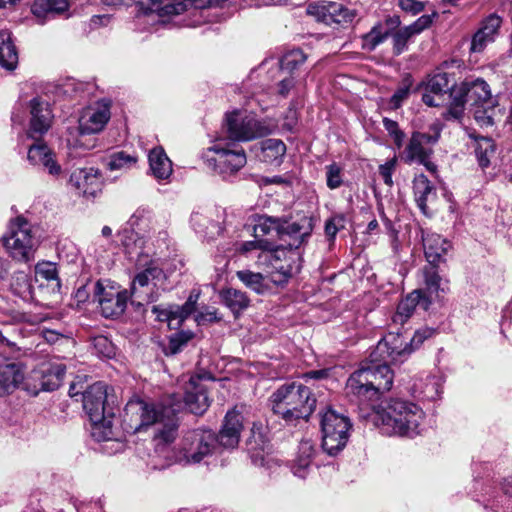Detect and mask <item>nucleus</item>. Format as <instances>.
Listing matches in <instances>:
<instances>
[{"mask_svg": "<svg viewBox=\"0 0 512 512\" xmlns=\"http://www.w3.org/2000/svg\"><path fill=\"white\" fill-rule=\"evenodd\" d=\"M65 372L66 367L61 363L44 364L32 371L26 388L34 395L41 391H54L62 384Z\"/></svg>", "mask_w": 512, "mask_h": 512, "instance_id": "dca6fc26", "label": "nucleus"}, {"mask_svg": "<svg viewBox=\"0 0 512 512\" xmlns=\"http://www.w3.org/2000/svg\"><path fill=\"white\" fill-rule=\"evenodd\" d=\"M502 22V17L496 13H491L485 17L481 21L479 29L472 37L470 51L472 53H481L487 45L493 43L499 34Z\"/></svg>", "mask_w": 512, "mask_h": 512, "instance_id": "5701e85b", "label": "nucleus"}, {"mask_svg": "<svg viewBox=\"0 0 512 512\" xmlns=\"http://www.w3.org/2000/svg\"><path fill=\"white\" fill-rule=\"evenodd\" d=\"M152 229V212L139 207L131 215L126 226L120 231V241L130 255H141L145 245V234Z\"/></svg>", "mask_w": 512, "mask_h": 512, "instance_id": "9b49d317", "label": "nucleus"}, {"mask_svg": "<svg viewBox=\"0 0 512 512\" xmlns=\"http://www.w3.org/2000/svg\"><path fill=\"white\" fill-rule=\"evenodd\" d=\"M220 320L221 317L217 316V310L215 308H206L204 311H200L195 315V321L198 325H206Z\"/></svg>", "mask_w": 512, "mask_h": 512, "instance_id": "0e129e2a", "label": "nucleus"}, {"mask_svg": "<svg viewBox=\"0 0 512 512\" xmlns=\"http://www.w3.org/2000/svg\"><path fill=\"white\" fill-rule=\"evenodd\" d=\"M451 99L447 119H460L464 113L465 104H469L475 121L481 127H489L494 125L500 112L492 97L490 86L480 78L465 79L451 92Z\"/></svg>", "mask_w": 512, "mask_h": 512, "instance_id": "7ed1b4c3", "label": "nucleus"}, {"mask_svg": "<svg viewBox=\"0 0 512 512\" xmlns=\"http://www.w3.org/2000/svg\"><path fill=\"white\" fill-rule=\"evenodd\" d=\"M52 120L53 115L49 103L40 98H33L30 101L28 136L33 139L40 138L50 129Z\"/></svg>", "mask_w": 512, "mask_h": 512, "instance_id": "412c9836", "label": "nucleus"}, {"mask_svg": "<svg viewBox=\"0 0 512 512\" xmlns=\"http://www.w3.org/2000/svg\"><path fill=\"white\" fill-rule=\"evenodd\" d=\"M110 117V102L106 100L98 101L83 109L78 121L80 132V138L77 140L78 145L87 150L93 148L94 144L85 145L83 138L86 135L102 131Z\"/></svg>", "mask_w": 512, "mask_h": 512, "instance_id": "2eb2a0df", "label": "nucleus"}, {"mask_svg": "<svg viewBox=\"0 0 512 512\" xmlns=\"http://www.w3.org/2000/svg\"><path fill=\"white\" fill-rule=\"evenodd\" d=\"M253 226L254 237L262 239L261 237L275 233L279 237L283 219L278 217L258 215L255 218Z\"/></svg>", "mask_w": 512, "mask_h": 512, "instance_id": "ea45409f", "label": "nucleus"}, {"mask_svg": "<svg viewBox=\"0 0 512 512\" xmlns=\"http://www.w3.org/2000/svg\"><path fill=\"white\" fill-rule=\"evenodd\" d=\"M83 408L92 423V436L97 441L113 439V420L118 409L105 383L96 382L83 393Z\"/></svg>", "mask_w": 512, "mask_h": 512, "instance_id": "0eeeda50", "label": "nucleus"}, {"mask_svg": "<svg viewBox=\"0 0 512 512\" xmlns=\"http://www.w3.org/2000/svg\"><path fill=\"white\" fill-rule=\"evenodd\" d=\"M390 33L383 32L380 25L374 26L370 32L363 36V48L368 51H373L378 45L383 43Z\"/></svg>", "mask_w": 512, "mask_h": 512, "instance_id": "3c124183", "label": "nucleus"}, {"mask_svg": "<svg viewBox=\"0 0 512 512\" xmlns=\"http://www.w3.org/2000/svg\"><path fill=\"white\" fill-rule=\"evenodd\" d=\"M396 165L397 158L393 157L379 166V174L382 177L384 183L389 187L393 185L392 175L396 169Z\"/></svg>", "mask_w": 512, "mask_h": 512, "instance_id": "052dcab7", "label": "nucleus"}, {"mask_svg": "<svg viewBox=\"0 0 512 512\" xmlns=\"http://www.w3.org/2000/svg\"><path fill=\"white\" fill-rule=\"evenodd\" d=\"M100 172L93 167L75 169L70 175V184L79 193L95 197L101 191Z\"/></svg>", "mask_w": 512, "mask_h": 512, "instance_id": "393cba45", "label": "nucleus"}, {"mask_svg": "<svg viewBox=\"0 0 512 512\" xmlns=\"http://www.w3.org/2000/svg\"><path fill=\"white\" fill-rule=\"evenodd\" d=\"M223 303L234 313H239L245 310L249 304L250 299L245 292L234 288H228L220 294Z\"/></svg>", "mask_w": 512, "mask_h": 512, "instance_id": "a19ab883", "label": "nucleus"}, {"mask_svg": "<svg viewBox=\"0 0 512 512\" xmlns=\"http://www.w3.org/2000/svg\"><path fill=\"white\" fill-rule=\"evenodd\" d=\"M196 2L197 0H173L162 6L160 0H132L144 14L163 11L167 15H179L189 8L196 7Z\"/></svg>", "mask_w": 512, "mask_h": 512, "instance_id": "c85d7f7f", "label": "nucleus"}, {"mask_svg": "<svg viewBox=\"0 0 512 512\" xmlns=\"http://www.w3.org/2000/svg\"><path fill=\"white\" fill-rule=\"evenodd\" d=\"M293 263L294 262L283 263V265L275 266V268L270 269V271H265L267 277L276 285L287 283L293 273Z\"/></svg>", "mask_w": 512, "mask_h": 512, "instance_id": "603ef678", "label": "nucleus"}, {"mask_svg": "<svg viewBox=\"0 0 512 512\" xmlns=\"http://www.w3.org/2000/svg\"><path fill=\"white\" fill-rule=\"evenodd\" d=\"M18 63V53L8 30L0 31V65L7 70H14Z\"/></svg>", "mask_w": 512, "mask_h": 512, "instance_id": "f704fd0d", "label": "nucleus"}, {"mask_svg": "<svg viewBox=\"0 0 512 512\" xmlns=\"http://www.w3.org/2000/svg\"><path fill=\"white\" fill-rule=\"evenodd\" d=\"M191 225L194 230L206 238L213 239L222 234L228 225L226 212L223 209H214L202 212H194L191 215Z\"/></svg>", "mask_w": 512, "mask_h": 512, "instance_id": "f3484780", "label": "nucleus"}, {"mask_svg": "<svg viewBox=\"0 0 512 512\" xmlns=\"http://www.w3.org/2000/svg\"><path fill=\"white\" fill-rule=\"evenodd\" d=\"M412 83L413 81L410 76H406L402 80L401 85L398 87V89L395 91V93L392 95L390 99V103L394 109H398L402 105L403 101L408 98Z\"/></svg>", "mask_w": 512, "mask_h": 512, "instance_id": "4d7b16f0", "label": "nucleus"}, {"mask_svg": "<svg viewBox=\"0 0 512 512\" xmlns=\"http://www.w3.org/2000/svg\"><path fill=\"white\" fill-rule=\"evenodd\" d=\"M295 259H299L297 252L287 250L283 244L275 246L271 242L266 250L256 256L255 265L263 271H270L283 263L295 262Z\"/></svg>", "mask_w": 512, "mask_h": 512, "instance_id": "b1692460", "label": "nucleus"}, {"mask_svg": "<svg viewBox=\"0 0 512 512\" xmlns=\"http://www.w3.org/2000/svg\"><path fill=\"white\" fill-rule=\"evenodd\" d=\"M435 333V330L430 327H423L414 332V335L409 339L412 351L419 348L422 343L432 337Z\"/></svg>", "mask_w": 512, "mask_h": 512, "instance_id": "680f3d73", "label": "nucleus"}, {"mask_svg": "<svg viewBox=\"0 0 512 512\" xmlns=\"http://www.w3.org/2000/svg\"><path fill=\"white\" fill-rule=\"evenodd\" d=\"M68 6L67 0H35L31 10L35 17L44 20L51 16L63 15Z\"/></svg>", "mask_w": 512, "mask_h": 512, "instance_id": "c9c22d12", "label": "nucleus"}, {"mask_svg": "<svg viewBox=\"0 0 512 512\" xmlns=\"http://www.w3.org/2000/svg\"><path fill=\"white\" fill-rule=\"evenodd\" d=\"M422 240L427 261L433 266L438 265L450 248L449 242L441 235L430 232L423 233Z\"/></svg>", "mask_w": 512, "mask_h": 512, "instance_id": "7c9ffc66", "label": "nucleus"}, {"mask_svg": "<svg viewBox=\"0 0 512 512\" xmlns=\"http://www.w3.org/2000/svg\"><path fill=\"white\" fill-rule=\"evenodd\" d=\"M383 126L388 132L389 136L393 139L394 144L397 148H400L403 144L405 134L400 130L399 125L396 121L385 117L383 119Z\"/></svg>", "mask_w": 512, "mask_h": 512, "instance_id": "bf43d9fd", "label": "nucleus"}, {"mask_svg": "<svg viewBox=\"0 0 512 512\" xmlns=\"http://www.w3.org/2000/svg\"><path fill=\"white\" fill-rule=\"evenodd\" d=\"M399 7L412 15H417L425 9V3L418 0H399Z\"/></svg>", "mask_w": 512, "mask_h": 512, "instance_id": "69168bd1", "label": "nucleus"}, {"mask_svg": "<svg viewBox=\"0 0 512 512\" xmlns=\"http://www.w3.org/2000/svg\"><path fill=\"white\" fill-rule=\"evenodd\" d=\"M243 429V416L235 409L228 411L221 430L216 436L217 442L225 448L237 447Z\"/></svg>", "mask_w": 512, "mask_h": 512, "instance_id": "a878e982", "label": "nucleus"}, {"mask_svg": "<svg viewBox=\"0 0 512 512\" xmlns=\"http://www.w3.org/2000/svg\"><path fill=\"white\" fill-rule=\"evenodd\" d=\"M414 35L411 31L405 26L403 28L398 29L395 33L392 34L393 38V52L395 55H400L407 48L408 41Z\"/></svg>", "mask_w": 512, "mask_h": 512, "instance_id": "5fc2aeb1", "label": "nucleus"}, {"mask_svg": "<svg viewBox=\"0 0 512 512\" xmlns=\"http://www.w3.org/2000/svg\"><path fill=\"white\" fill-rule=\"evenodd\" d=\"M413 191L418 208L424 215H428L427 202L434 195L435 189L424 174H419L414 178Z\"/></svg>", "mask_w": 512, "mask_h": 512, "instance_id": "e433bc0d", "label": "nucleus"}, {"mask_svg": "<svg viewBox=\"0 0 512 512\" xmlns=\"http://www.w3.org/2000/svg\"><path fill=\"white\" fill-rule=\"evenodd\" d=\"M286 153V145L280 139H266L262 142L261 158L269 164H279Z\"/></svg>", "mask_w": 512, "mask_h": 512, "instance_id": "79ce46f5", "label": "nucleus"}, {"mask_svg": "<svg viewBox=\"0 0 512 512\" xmlns=\"http://www.w3.org/2000/svg\"><path fill=\"white\" fill-rule=\"evenodd\" d=\"M224 127L229 139L248 142L270 135L277 128V122L272 118H259L253 113L233 110L225 114Z\"/></svg>", "mask_w": 512, "mask_h": 512, "instance_id": "1a4fd4ad", "label": "nucleus"}, {"mask_svg": "<svg viewBox=\"0 0 512 512\" xmlns=\"http://www.w3.org/2000/svg\"><path fill=\"white\" fill-rule=\"evenodd\" d=\"M93 353L98 357L111 359L116 355V347L108 337L98 335L91 340Z\"/></svg>", "mask_w": 512, "mask_h": 512, "instance_id": "09e8293b", "label": "nucleus"}, {"mask_svg": "<svg viewBox=\"0 0 512 512\" xmlns=\"http://www.w3.org/2000/svg\"><path fill=\"white\" fill-rule=\"evenodd\" d=\"M424 419L420 406L400 398H392L371 411L373 424L388 436L414 438L421 434Z\"/></svg>", "mask_w": 512, "mask_h": 512, "instance_id": "20e7f679", "label": "nucleus"}, {"mask_svg": "<svg viewBox=\"0 0 512 512\" xmlns=\"http://www.w3.org/2000/svg\"><path fill=\"white\" fill-rule=\"evenodd\" d=\"M0 381L9 393L23 381V373L16 363L7 364L0 369Z\"/></svg>", "mask_w": 512, "mask_h": 512, "instance_id": "c03bdc74", "label": "nucleus"}, {"mask_svg": "<svg viewBox=\"0 0 512 512\" xmlns=\"http://www.w3.org/2000/svg\"><path fill=\"white\" fill-rule=\"evenodd\" d=\"M474 138V152L479 166L485 170L491 165L496 166L497 157H496V145L494 141L489 137H476L471 135Z\"/></svg>", "mask_w": 512, "mask_h": 512, "instance_id": "473e14b6", "label": "nucleus"}, {"mask_svg": "<svg viewBox=\"0 0 512 512\" xmlns=\"http://www.w3.org/2000/svg\"><path fill=\"white\" fill-rule=\"evenodd\" d=\"M27 159L34 166H42L52 176L57 177L62 172L61 166L55 159V154L43 142H36L29 147Z\"/></svg>", "mask_w": 512, "mask_h": 512, "instance_id": "bb28decb", "label": "nucleus"}, {"mask_svg": "<svg viewBox=\"0 0 512 512\" xmlns=\"http://www.w3.org/2000/svg\"><path fill=\"white\" fill-rule=\"evenodd\" d=\"M270 243L271 242L267 239L255 238L251 241H244L239 243L236 250L240 254L246 255L247 257L256 260V256L266 250Z\"/></svg>", "mask_w": 512, "mask_h": 512, "instance_id": "de8ad7c7", "label": "nucleus"}, {"mask_svg": "<svg viewBox=\"0 0 512 512\" xmlns=\"http://www.w3.org/2000/svg\"><path fill=\"white\" fill-rule=\"evenodd\" d=\"M11 288L15 295L24 300H30L33 297V285L31 278L25 272L14 273L11 282Z\"/></svg>", "mask_w": 512, "mask_h": 512, "instance_id": "a18cd8bd", "label": "nucleus"}, {"mask_svg": "<svg viewBox=\"0 0 512 512\" xmlns=\"http://www.w3.org/2000/svg\"><path fill=\"white\" fill-rule=\"evenodd\" d=\"M344 217L341 215L328 219L325 223V234L332 241L340 228L343 227Z\"/></svg>", "mask_w": 512, "mask_h": 512, "instance_id": "e2e57ef3", "label": "nucleus"}, {"mask_svg": "<svg viewBox=\"0 0 512 512\" xmlns=\"http://www.w3.org/2000/svg\"><path fill=\"white\" fill-rule=\"evenodd\" d=\"M166 280L163 269L150 265L134 277L130 291L120 290L108 280H98L94 283V300L104 317H118L124 313L129 299L139 306L158 300L161 291L167 289Z\"/></svg>", "mask_w": 512, "mask_h": 512, "instance_id": "f03ea898", "label": "nucleus"}, {"mask_svg": "<svg viewBox=\"0 0 512 512\" xmlns=\"http://www.w3.org/2000/svg\"><path fill=\"white\" fill-rule=\"evenodd\" d=\"M150 171L158 180L168 179L172 174V162L161 147L152 149L148 155Z\"/></svg>", "mask_w": 512, "mask_h": 512, "instance_id": "72a5a7b5", "label": "nucleus"}, {"mask_svg": "<svg viewBox=\"0 0 512 512\" xmlns=\"http://www.w3.org/2000/svg\"><path fill=\"white\" fill-rule=\"evenodd\" d=\"M424 282L427 291L432 294H437L440 288L441 277L439 276L435 266L424 269Z\"/></svg>", "mask_w": 512, "mask_h": 512, "instance_id": "13d9d810", "label": "nucleus"}, {"mask_svg": "<svg viewBox=\"0 0 512 512\" xmlns=\"http://www.w3.org/2000/svg\"><path fill=\"white\" fill-rule=\"evenodd\" d=\"M313 225L311 219L303 216L296 222L282 221L279 239L284 242L287 250H297L311 235Z\"/></svg>", "mask_w": 512, "mask_h": 512, "instance_id": "6ab92c4d", "label": "nucleus"}, {"mask_svg": "<svg viewBox=\"0 0 512 512\" xmlns=\"http://www.w3.org/2000/svg\"><path fill=\"white\" fill-rule=\"evenodd\" d=\"M410 390L415 398L427 401L436 400L441 393L439 383L431 377L415 381Z\"/></svg>", "mask_w": 512, "mask_h": 512, "instance_id": "58836bf2", "label": "nucleus"}, {"mask_svg": "<svg viewBox=\"0 0 512 512\" xmlns=\"http://www.w3.org/2000/svg\"><path fill=\"white\" fill-rule=\"evenodd\" d=\"M179 411V405L156 406L140 399L130 400L124 409L128 431L137 433L148 426L154 427L155 452L166 461L161 468L172 464L186 466L200 463L216 449L215 433L200 428L186 432L177 449L170 448L177 436Z\"/></svg>", "mask_w": 512, "mask_h": 512, "instance_id": "f257e3e1", "label": "nucleus"}, {"mask_svg": "<svg viewBox=\"0 0 512 512\" xmlns=\"http://www.w3.org/2000/svg\"><path fill=\"white\" fill-rule=\"evenodd\" d=\"M238 279L248 288L258 294H262L267 289L265 283V276L260 272H253L251 270H239L236 272Z\"/></svg>", "mask_w": 512, "mask_h": 512, "instance_id": "49530a36", "label": "nucleus"}, {"mask_svg": "<svg viewBox=\"0 0 512 512\" xmlns=\"http://www.w3.org/2000/svg\"><path fill=\"white\" fill-rule=\"evenodd\" d=\"M454 89L450 84L448 73L435 72L425 82V93L422 96V100L430 107H439L443 105L444 97L448 92H450L449 97L451 98V92Z\"/></svg>", "mask_w": 512, "mask_h": 512, "instance_id": "4be33fe9", "label": "nucleus"}, {"mask_svg": "<svg viewBox=\"0 0 512 512\" xmlns=\"http://www.w3.org/2000/svg\"><path fill=\"white\" fill-rule=\"evenodd\" d=\"M326 184L332 190L343 184V169L339 164L332 163L326 166Z\"/></svg>", "mask_w": 512, "mask_h": 512, "instance_id": "6e6d98bb", "label": "nucleus"}, {"mask_svg": "<svg viewBox=\"0 0 512 512\" xmlns=\"http://www.w3.org/2000/svg\"><path fill=\"white\" fill-rule=\"evenodd\" d=\"M6 253L16 262L29 263L35 259L39 246L36 230L23 217L11 221L8 231L0 239Z\"/></svg>", "mask_w": 512, "mask_h": 512, "instance_id": "6e6552de", "label": "nucleus"}, {"mask_svg": "<svg viewBox=\"0 0 512 512\" xmlns=\"http://www.w3.org/2000/svg\"><path fill=\"white\" fill-rule=\"evenodd\" d=\"M199 299L198 292H191L186 302L182 305H169L163 307L155 305L152 312L156 315L157 319L162 322H167L170 328H179L182 323L196 311L197 301Z\"/></svg>", "mask_w": 512, "mask_h": 512, "instance_id": "a211bd4d", "label": "nucleus"}, {"mask_svg": "<svg viewBox=\"0 0 512 512\" xmlns=\"http://www.w3.org/2000/svg\"><path fill=\"white\" fill-rule=\"evenodd\" d=\"M430 304L431 300L424 295L421 290H414L398 304L397 310L392 318L393 323L403 326L412 316L417 306H421L424 310H427Z\"/></svg>", "mask_w": 512, "mask_h": 512, "instance_id": "cd10ccee", "label": "nucleus"}, {"mask_svg": "<svg viewBox=\"0 0 512 512\" xmlns=\"http://www.w3.org/2000/svg\"><path fill=\"white\" fill-rule=\"evenodd\" d=\"M376 351L383 359L386 358L383 354H386L392 361H402L413 352L408 337L399 330L389 332L379 341Z\"/></svg>", "mask_w": 512, "mask_h": 512, "instance_id": "aec40b11", "label": "nucleus"}, {"mask_svg": "<svg viewBox=\"0 0 512 512\" xmlns=\"http://www.w3.org/2000/svg\"><path fill=\"white\" fill-rule=\"evenodd\" d=\"M17 337L18 334L12 326H6L3 330H0V342L8 347H15L17 345Z\"/></svg>", "mask_w": 512, "mask_h": 512, "instance_id": "774afa93", "label": "nucleus"}, {"mask_svg": "<svg viewBox=\"0 0 512 512\" xmlns=\"http://www.w3.org/2000/svg\"><path fill=\"white\" fill-rule=\"evenodd\" d=\"M480 501L486 509L493 512H512V499L505 495L501 488L499 490L489 488Z\"/></svg>", "mask_w": 512, "mask_h": 512, "instance_id": "4c0bfd02", "label": "nucleus"}, {"mask_svg": "<svg viewBox=\"0 0 512 512\" xmlns=\"http://www.w3.org/2000/svg\"><path fill=\"white\" fill-rule=\"evenodd\" d=\"M137 157L125 151L111 153L105 159L106 168L111 171H127L137 163Z\"/></svg>", "mask_w": 512, "mask_h": 512, "instance_id": "37998d69", "label": "nucleus"}, {"mask_svg": "<svg viewBox=\"0 0 512 512\" xmlns=\"http://www.w3.org/2000/svg\"><path fill=\"white\" fill-rule=\"evenodd\" d=\"M440 138V129L437 126L431 127V132H414L404 151L406 163L417 162L424 165L428 170H434L435 165L429 161L432 153L431 146L437 143Z\"/></svg>", "mask_w": 512, "mask_h": 512, "instance_id": "4468645a", "label": "nucleus"}, {"mask_svg": "<svg viewBox=\"0 0 512 512\" xmlns=\"http://www.w3.org/2000/svg\"><path fill=\"white\" fill-rule=\"evenodd\" d=\"M320 426L323 450L329 455L343 450L350 436V419L329 408L321 414Z\"/></svg>", "mask_w": 512, "mask_h": 512, "instance_id": "9d476101", "label": "nucleus"}, {"mask_svg": "<svg viewBox=\"0 0 512 512\" xmlns=\"http://www.w3.org/2000/svg\"><path fill=\"white\" fill-rule=\"evenodd\" d=\"M306 60L305 55L300 50H294L286 55L279 62V67L277 68L282 73L291 71L295 69L298 65L304 63Z\"/></svg>", "mask_w": 512, "mask_h": 512, "instance_id": "864d4df0", "label": "nucleus"}, {"mask_svg": "<svg viewBox=\"0 0 512 512\" xmlns=\"http://www.w3.org/2000/svg\"><path fill=\"white\" fill-rule=\"evenodd\" d=\"M306 12L316 21L329 26L350 24L358 15L357 10L348 8L343 3L327 0L309 3Z\"/></svg>", "mask_w": 512, "mask_h": 512, "instance_id": "ddd939ff", "label": "nucleus"}, {"mask_svg": "<svg viewBox=\"0 0 512 512\" xmlns=\"http://www.w3.org/2000/svg\"><path fill=\"white\" fill-rule=\"evenodd\" d=\"M269 402L273 413L286 423L308 420L316 408L311 389L298 382L282 384L271 394Z\"/></svg>", "mask_w": 512, "mask_h": 512, "instance_id": "423d86ee", "label": "nucleus"}, {"mask_svg": "<svg viewBox=\"0 0 512 512\" xmlns=\"http://www.w3.org/2000/svg\"><path fill=\"white\" fill-rule=\"evenodd\" d=\"M315 454L316 448L311 440L305 439L299 443L298 453L292 467L295 476L299 478H305L307 476Z\"/></svg>", "mask_w": 512, "mask_h": 512, "instance_id": "2f4dec72", "label": "nucleus"}, {"mask_svg": "<svg viewBox=\"0 0 512 512\" xmlns=\"http://www.w3.org/2000/svg\"><path fill=\"white\" fill-rule=\"evenodd\" d=\"M184 402L187 409L196 415L203 414L210 405L205 386L198 383L194 377L190 379L186 387Z\"/></svg>", "mask_w": 512, "mask_h": 512, "instance_id": "c756f323", "label": "nucleus"}, {"mask_svg": "<svg viewBox=\"0 0 512 512\" xmlns=\"http://www.w3.org/2000/svg\"><path fill=\"white\" fill-rule=\"evenodd\" d=\"M432 24V17L430 15H422L412 24L406 26L411 33L415 36L429 28Z\"/></svg>", "mask_w": 512, "mask_h": 512, "instance_id": "338daca9", "label": "nucleus"}, {"mask_svg": "<svg viewBox=\"0 0 512 512\" xmlns=\"http://www.w3.org/2000/svg\"><path fill=\"white\" fill-rule=\"evenodd\" d=\"M203 159L207 166L223 179L236 174L247 162L245 151L242 148L230 149L223 147L221 143L208 148Z\"/></svg>", "mask_w": 512, "mask_h": 512, "instance_id": "f8f14e48", "label": "nucleus"}, {"mask_svg": "<svg viewBox=\"0 0 512 512\" xmlns=\"http://www.w3.org/2000/svg\"><path fill=\"white\" fill-rule=\"evenodd\" d=\"M394 374L387 364L362 367L347 380L345 392L351 402L371 406L393 385Z\"/></svg>", "mask_w": 512, "mask_h": 512, "instance_id": "39448f33", "label": "nucleus"}, {"mask_svg": "<svg viewBox=\"0 0 512 512\" xmlns=\"http://www.w3.org/2000/svg\"><path fill=\"white\" fill-rule=\"evenodd\" d=\"M36 275L40 276L48 282H53L54 287L60 289L61 282L58 276V269L55 263L42 261L35 266Z\"/></svg>", "mask_w": 512, "mask_h": 512, "instance_id": "8fccbe9b", "label": "nucleus"}]
</instances>
